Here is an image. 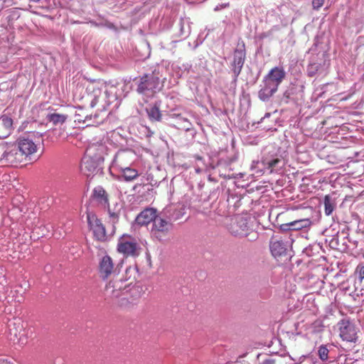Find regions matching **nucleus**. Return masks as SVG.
<instances>
[{"mask_svg":"<svg viewBox=\"0 0 364 364\" xmlns=\"http://www.w3.org/2000/svg\"><path fill=\"white\" fill-rule=\"evenodd\" d=\"M6 299H4V294L3 295H1L0 294V309H1L2 307V304L4 302V300H6Z\"/></svg>","mask_w":364,"mask_h":364,"instance_id":"ea45409f","label":"nucleus"},{"mask_svg":"<svg viewBox=\"0 0 364 364\" xmlns=\"http://www.w3.org/2000/svg\"><path fill=\"white\" fill-rule=\"evenodd\" d=\"M282 163V160L278 157L272 159L265 157L262 161H253L250 168L253 174L259 176L263 174L265 171H269V173H272L280 166Z\"/></svg>","mask_w":364,"mask_h":364,"instance_id":"423d86ee","label":"nucleus"},{"mask_svg":"<svg viewBox=\"0 0 364 364\" xmlns=\"http://www.w3.org/2000/svg\"><path fill=\"white\" fill-rule=\"evenodd\" d=\"M324 1L325 0H312L313 9L318 10L321 6H323Z\"/></svg>","mask_w":364,"mask_h":364,"instance_id":"2f4dec72","label":"nucleus"},{"mask_svg":"<svg viewBox=\"0 0 364 364\" xmlns=\"http://www.w3.org/2000/svg\"><path fill=\"white\" fill-rule=\"evenodd\" d=\"M149 116L150 119L151 121H154V120L159 121V120H161V115H159V114H156V115H149Z\"/></svg>","mask_w":364,"mask_h":364,"instance_id":"e433bc0d","label":"nucleus"},{"mask_svg":"<svg viewBox=\"0 0 364 364\" xmlns=\"http://www.w3.org/2000/svg\"><path fill=\"white\" fill-rule=\"evenodd\" d=\"M160 79L154 73L144 75L140 78L137 91L144 95H153L161 90Z\"/></svg>","mask_w":364,"mask_h":364,"instance_id":"39448f33","label":"nucleus"},{"mask_svg":"<svg viewBox=\"0 0 364 364\" xmlns=\"http://www.w3.org/2000/svg\"><path fill=\"white\" fill-rule=\"evenodd\" d=\"M278 90L274 84L266 80H263V85L259 91V98L262 101L268 100Z\"/></svg>","mask_w":364,"mask_h":364,"instance_id":"a211bd4d","label":"nucleus"},{"mask_svg":"<svg viewBox=\"0 0 364 364\" xmlns=\"http://www.w3.org/2000/svg\"><path fill=\"white\" fill-rule=\"evenodd\" d=\"M140 247L135 238L123 235L118 240L117 250L126 257H136L139 255Z\"/></svg>","mask_w":364,"mask_h":364,"instance_id":"20e7f679","label":"nucleus"},{"mask_svg":"<svg viewBox=\"0 0 364 364\" xmlns=\"http://www.w3.org/2000/svg\"><path fill=\"white\" fill-rule=\"evenodd\" d=\"M355 274L358 275L360 282H361L364 279V265L362 264H358L355 269Z\"/></svg>","mask_w":364,"mask_h":364,"instance_id":"7c9ffc66","label":"nucleus"},{"mask_svg":"<svg viewBox=\"0 0 364 364\" xmlns=\"http://www.w3.org/2000/svg\"><path fill=\"white\" fill-rule=\"evenodd\" d=\"M144 293L143 289L139 285H129L122 299L127 300L131 305L136 304Z\"/></svg>","mask_w":364,"mask_h":364,"instance_id":"4468645a","label":"nucleus"},{"mask_svg":"<svg viewBox=\"0 0 364 364\" xmlns=\"http://www.w3.org/2000/svg\"><path fill=\"white\" fill-rule=\"evenodd\" d=\"M183 128H184L185 129H186V130H188V129H191V128H190V127H189L188 125H184Z\"/></svg>","mask_w":364,"mask_h":364,"instance_id":"79ce46f5","label":"nucleus"},{"mask_svg":"<svg viewBox=\"0 0 364 364\" xmlns=\"http://www.w3.org/2000/svg\"><path fill=\"white\" fill-rule=\"evenodd\" d=\"M94 151L95 149L93 148H87L85 154L82 159L80 169L85 176H90L95 174L102 165L101 158H99L98 160L92 158V156L95 154Z\"/></svg>","mask_w":364,"mask_h":364,"instance_id":"7ed1b4c3","label":"nucleus"},{"mask_svg":"<svg viewBox=\"0 0 364 364\" xmlns=\"http://www.w3.org/2000/svg\"><path fill=\"white\" fill-rule=\"evenodd\" d=\"M328 353H329V350L327 348L326 346L322 345V346H319L318 350V355L319 358L321 360H323V361L327 360L328 358Z\"/></svg>","mask_w":364,"mask_h":364,"instance_id":"c85d7f7f","label":"nucleus"},{"mask_svg":"<svg viewBox=\"0 0 364 364\" xmlns=\"http://www.w3.org/2000/svg\"><path fill=\"white\" fill-rule=\"evenodd\" d=\"M87 220L90 230L97 240L105 242L108 239L105 228L94 213H87Z\"/></svg>","mask_w":364,"mask_h":364,"instance_id":"6e6552de","label":"nucleus"},{"mask_svg":"<svg viewBox=\"0 0 364 364\" xmlns=\"http://www.w3.org/2000/svg\"><path fill=\"white\" fill-rule=\"evenodd\" d=\"M34 124H35V122H32V123L31 124V127H33Z\"/></svg>","mask_w":364,"mask_h":364,"instance_id":"a18cd8bd","label":"nucleus"},{"mask_svg":"<svg viewBox=\"0 0 364 364\" xmlns=\"http://www.w3.org/2000/svg\"><path fill=\"white\" fill-rule=\"evenodd\" d=\"M0 364H13L9 358H0Z\"/></svg>","mask_w":364,"mask_h":364,"instance_id":"c9c22d12","label":"nucleus"},{"mask_svg":"<svg viewBox=\"0 0 364 364\" xmlns=\"http://www.w3.org/2000/svg\"><path fill=\"white\" fill-rule=\"evenodd\" d=\"M85 116L86 115H75L76 119H75V122L78 124V128H80V126H83V119Z\"/></svg>","mask_w":364,"mask_h":364,"instance_id":"473e14b6","label":"nucleus"},{"mask_svg":"<svg viewBox=\"0 0 364 364\" xmlns=\"http://www.w3.org/2000/svg\"><path fill=\"white\" fill-rule=\"evenodd\" d=\"M311 223L309 219H301L292 221L291 223L282 224L281 228L284 230H299L303 228H309Z\"/></svg>","mask_w":364,"mask_h":364,"instance_id":"412c9836","label":"nucleus"},{"mask_svg":"<svg viewBox=\"0 0 364 364\" xmlns=\"http://www.w3.org/2000/svg\"><path fill=\"white\" fill-rule=\"evenodd\" d=\"M112 279L106 285V292L114 298L123 296L130 284H126L122 278L112 277Z\"/></svg>","mask_w":364,"mask_h":364,"instance_id":"ddd939ff","label":"nucleus"},{"mask_svg":"<svg viewBox=\"0 0 364 364\" xmlns=\"http://www.w3.org/2000/svg\"><path fill=\"white\" fill-rule=\"evenodd\" d=\"M13 129V119L8 115L0 117V139L6 138L11 133Z\"/></svg>","mask_w":364,"mask_h":364,"instance_id":"aec40b11","label":"nucleus"},{"mask_svg":"<svg viewBox=\"0 0 364 364\" xmlns=\"http://www.w3.org/2000/svg\"><path fill=\"white\" fill-rule=\"evenodd\" d=\"M9 333L11 336L14 338L10 339L14 343H17L21 346L26 345L28 342V338L33 335L32 327H24L23 322L20 319H15L9 325Z\"/></svg>","mask_w":364,"mask_h":364,"instance_id":"f03ea898","label":"nucleus"},{"mask_svg":"<svg viewBox=\"0 0 364 364\" xmlns=\"http://www.w3.org/2000/svg\"><path fill=\"white\" fill-rule=\"evenodd\" d=\"M270 115L269 114H267V115H265L262 119V120H264L266 118H268Z\"/></svg>","mask_w":364,"mask_h":364,"instance_id":"37998d69","label":"nucleus"},{"mask_svg":"<svg viewBox=\"0 0 364 364\" xmlns=\"http://www.w3.org/2000/svg\"><path fill=\"white\" fill-rule=\"evenodd\" d=\"M109 218L112 224L114 225L118 220V215L114 212L109 210Z\"/></svg>","mask_w":364,"mask_h":364,"instance_id":"72a5a7b5","label":"nucleus"},{"mask_svg":"<svg viewBox=\"0 0 364 364\" xmlns=\"http://www.w3.org/2000/svg\"><path fill=\"white\" fill-rule=\"evenodd\" d=\"M99 101V98L98 97H95V99L93 100V101H92V103H91V105L93 107L95 106V105Z\"/></svg>","mask_w":364,"mask_h":364,"instance_id":"a19ab883","label":"nucleus"},{"mask_svg":"<svg viewBox=\"0 0 364 364\" xmlns=\"http://www.w3.org/2000/svg\"><path fill=\"white\" fill-rule=\"evenodd\" d=\"M95 194L97 193L98 196H101V195L102 196V195H104L105 191L102 189H101V188H100L99 190L95 189Z\"/></svg>","mask_w":364,"mask_h":364,"instance_id":"58836bf2","label":"nucleus"},{"mask_svg":"<svg viewBox=\"0 0 364 364\" xmlns=\"http://www.w3.org/2000/svg\"><path fill=\"white\" fill-rule=\"evenodd\" d=\"M28 287V284L26 282L16 287L15 290L10 289L9 287L0 283V293L4 294V298L6 299L8 301L11 300L21 302L23 299V294Z\"/></svg>","mask_w":364,"mask_h":364,"instance_id":"f8f14e48","label":"nucleus"},{"mask_svg":"<svg viewBox=\"0 0 364 364\" xmlns=\"http://www.w3.org/2000/svg\"><path fill=\"white\" fill-rule=\"evenodd\" d=\"M249 230L247 218L242 215L235 217L229 227L230 232L235 237L247 236Z\"/></svg>","mask_w":364,"mask_h":364,"instance_id":"9b49d317","label":"nucleus"},{"mask_svg":"<svg viewBox=\"0 0 364 364\" xmlns=\"http://www.w3.org/2000/svg\"><path fill=\"white\" fill-rule=\"evenodd\" d=\"M324 208L325 214L326 215H330L334 210V205L331 202L328 196H326L324 198Z\"/></svg>","mask_w":364,"mask_h":364,"instance_id":"bb28decb","label":"nucleus"},{"mask_svg":"<svg viewBox=\"0 0 364 364\" xmlns=\"http://www.w3.org/2000/svg\"><path fill=\"white\" fill-rule=\"evenodd\" d=\"M27 125H24V123L23 124V127L21 128V129L23 130L26 128Z\"/></svg>","mask_w":364,"mask_h":364,"instance_id":"c03bdc74","label":"nucleus"},{"mask_svg":"<svg viewBox=\"0 0 364 364\" xmlns=\"http://www.w3.org/2000/svg\"><path fill=\"white\" fill-rule=\"evenodd\" d=\"M146 109L147 114H159V109L156 105L151 106L150 108V111L149 110V109L147 107L146 108Z\"/></svg>","mask_w":364,"mask_h":364,"instance_id":"f704fd0d","label":"nucleus"},{"mask_svg":"<svg viewBox=\"0 0 364 364\" xmlns=\"http://www.w3.org/2000/svg\"><path fill=\"white\" fill-rule=\"evenodd\" d=\"M87 148H93V149H95V154L92 156V158L95 160H98L99 158H101V163L102 164L105 160V156L107 154L108 151L107 147L105 144L101 142H97L90 144Z\"/></svg>","mask_w":364,"mask_h":364,"instance_id":"4be33fe9","label":"nucleus"},{"mask_svg":"<svg viewBox=\"0 0 364 364\" xmlns=\"http://www.w3.org/2000/svg\"><path fill=\"white\" fill-rule=\"evenodd\" d=\"M261 364H275V361L273 359L269 358L264 360Z\"/></svg>","mask_w":364,"mask_h":364,"instance_id":"4c0bfd02","label":"nucleus"},{"mask_svg":"<svg viewBox=\"0 0 364 364\" xmlns=\"http://www.w3.org/2000/svg\"><path fill=\"white\" fill-rule=\"evenodd\" d=\"M13 247L14 244L11 242L10 238L0 233V252L8 253L9 255H11L10 252Z\"/></svg>","mask_w":364,"mask_h":364,"instance_id":"b1692460","label":"nucleus"},{"mask_svg":"<svg viewBox=\"0 0 364 364\" xmlns=\"http://www.w3.org/2000/svg\"><path fill=\"white\" fill-rule=\"evenodd\" d=\"M339 334L343 341L355 342L357 340V328L349 319L343 318L338 323Z\"/></svg>","mask_w":364,"mask_h":364,"instance_id":"9d476101","label":"nucleus"},{"mask_svg":"<svg viewBox=\"0 0 364 364\" xmlns=\"http://www.w3.org/2000/svg\"><path fill=\"white\" fill-rule=\"evenodd\" d=\"M172 228L173 225L170 221L156 216L152 223L151 234L158 240L163 241L166 240Z\"/></svg>","mask_w":364,"mask_h":364,"instance_id":"0eeeda50","label":"nucleus"},{"mask_svg":"<svg viewBox=\"0 0 364 364\" xmlns=\"http://www.w3.org/2000/svg\"><path fill=\"white\" fill-rule=\"evenodd\" d=\"M99 117L100 115H86L85 119H83V126H80V128L83 129L87 127H97L100 125L102 123V119L99 121Z\"/></svg>","mask_w":364,"mask_h":364,"instance_id":"393cba45","label":"nucleus"},{"mask_svg":"<svg viewBox=\"0 0 364 364\" xmlns=\"http://www.w3.org/2000/svg\"><path fill=\"white\" fill-rule=\"evenodd\" d=\"M221 164H222V163H221V161H220V162L218 163V166H221Z\"/></svg>","mask_w":364,"mask_h":364,"instance_id":"49530a36","label":"nucleus"},{"mask_svg":"<svg viewBox=\"0 0 364 364\" xmlns=\"http://www.w3.org/2000/svg\"><path fill=\"white\" fill-rule=\"evenodd\" d=\"M156 218V210L153 208H146L137 215L135 222L137 225H146L150 222L153 223Z\"/></svg>","mask_w":364,"mask_h":364,"instance_id":"6ab92c4d","label":"nucleus"},{"mask_svg":"<svg viewBox=\"0 0 364 364\" xmlns=\"http://www.w3.org/2000/svg\"><path fill=\"white\" fill-rule=\"evenodd\" d=\"M132 156V153L130 151H118L110 166L111 170L120 171L122 176L127 181H131L139 176V173L136 169L128 166L129 161H127Z\"/></svg>","mask_w":364,"mask_h":364,"instance_id":"f257e3e1","label":"nucleus"},{"mask_svg":"<svg viewBox=\"0 0 364 364\" xmlns=\"http://www.w3.org/2000/svg\"><path fill=\"white\" fill-rule=\"evenodd\" d=\"M18 150L21 155L26 157L31 156L37 151V146L33 140L28 138H22L18 141Z\"/></svg>","mask_w":364,"mask_h":364,"instance_id":"f3484780","label":"nucleus"},{"mask_svg":"<svg viewBox=\"0 0 364 364\" xmlns=\"http://www.w3.org/2000/svg\"><path fill=\"white\" fill-rule=\"evenodd\" d=\"M270 250L274 257H279L285 254L287 245L282 240H272L270 242Z\"/></svg>","mask_w":364,"mask_h":364,"instance_id":"5701e85b","label":"nucleus"},{"mask_svg":"<svg viewBox=\"0 0 364 364\" xmlns=\"http://www.w3.org/2000/svg\"><path fill=\"white\" fill-rule=\"evenodd\" d=\"M245 56L246 53L245 50L244 48L241 50L237 49L235 50L232 66V72L235 77H237L240 74V72L245 63Z\"/></svg>","mask_w":364,"mask_h":364,"instance_id":"dca6fc26","label":"nucleus"},{"mask_svg":"<svg viewBox=\"0 0 364 364\" xmlns=\"http://www.w3.org/2000/svg\"><path fill=\"white\" fill-rule=\"evenodd\" d=\"M47 118L53 124H63L65 120V115H47Z\"/></svg>","mask_w":364,"mask_h":364,"instance_id":"cd10ccee","label":"nucleus"},{"mask_svg":"<svg viewBox=\"0 0 364 364\" xmlns=\"http://www.w3.org/2000/svg\"><path fill=\"white\" fill-rule=\"evenodd\" d=\"M119 269L114 266L112 259L107 255H104L99 262V274L103 279L115 277Z\"/></svg>","mask_w":364,"mask_h":364,"instance_id":"1a4fd4ad","label":"nucleus"},{"mask_svg":"<svg viewBox=\"0 0 364 364\" xmlns=\"http://www.w3.org/2000/svg\"><path fill=\"white\" fill-rule=\"evenodd\" d=\"M286 73L282 67H274L264 76V79L274 84L277 87L285 78Z\"/></svg>","mask_w":364,"mask_h":364,"instance_id":"2eb2a0df","label":"nucleus"},{"mask_svg":"<svg viewBox=\"0 0 364 364\" xmlns=\"http://www.w3.org/2000/svg\"><path fill=\"white\" fill-rule=\"evenodd\" d=\"M319 69V65L316 63H309L307 66L306 72L309 77H314Z\"/></svg>","mask_w":364,"mask_h":364,"instance_id":"c756f323","label":"nucleus"},{"mask_svg":"<svg viewBox=\"0 0 364 364\" xmlns=\"http://www.w3.org/2000/svg\"><path fill=\"white\" fill-rule=\"evenodd\" d=\"M18 150L16 149H14L8 152H4L3 156L7 162L14 164L20 161V159L16 158Z\"/></svg>","mask_w":364,"mask_h":364,"instance_id":"a878e982","label":"nucleus"}]
</instances>
